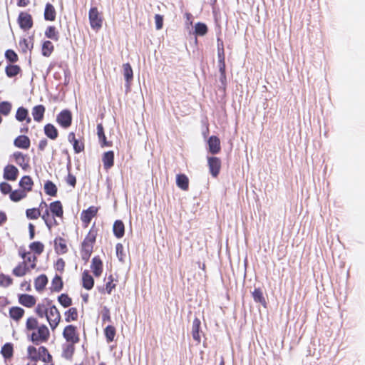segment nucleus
Instances as JSON below:
<instances>
[{
    "label": "nucleus",
    "instance_id": "obj_3",
    "mask_svg": "<svg viewBox=\"0 0 365 365\" xmlns=\"http://www.w3.org/2000/svg\"><path fill=\"white\" fill-rule=\"evenodd\" d=\"M63 336L69 344H77L80 341L77 327L73 324L67 325L63 331Z\"/></svg>",
    "mask_w": 365,
    "mask_h": 365
},
{
    "label": "nucleus",
    "instance_id": "obj_27",
    "mask_svg": "<svg viewBox=\"0 0 365 365\" xmlns=\"http://www.w3.org/2000/svg\"><path fill=\"white\" fill-rule=\"evenodd\" d=\"M46 108L43 105L35 106L32 109V115L34 120L36 122H41L44 116Z\"/></svg>",
    "mask_w": 365,
    "mask_h": 365
},
{
    "label": "nucleus",
    "instance_id": "obj_25",
    "mask_svg": "<svg viewBox=\"0 0 365 365\" xmlns=\"http://www.w3.org/2000/svg\"><path fill=\"white\" fill-rule=\"evenodd\" d=\"M29 271V267L25 261L20 262L12 270V274L18 277L24 276Z\"/></svg>",
    "mask_w": 365,
    "mask_h": 365
},
{
    "label": "nucleus",
    "instance_id": "obj_53",
    "mask_svg": "<svg viewBox=\"0 0 365 365\" xmlns=\"http://www.w3.org/2000/svg\"><path fill=\"white\" fill-rule=\"evenodd\" d=\"M93 249H91V248L81 247V258L85 262H87L89 260V259L91 256V254L93 252Z\"/></svg>",
    "mask_w": 365,
    "mask_h": 365
},
{
    "label": "nucleus",
    "instance_id": "obj_22",
    "mask_svg": "<svg viewBox=\"0 0 365 365\" xmlns=\"http://www.w3.org/2000/svg\"><path fill=\"white\" fill-rule=\"evenodd\" d=\"M43 131L46 137L52 140H56L58 137V130L52 123L46 124Z\"/></svg>",
    "mask_w": 365,
    "mask_h": 365
},
{
    "label": "nucleus",
    "instance_id": "obj_43",
    "mask_svg": "<svg viewBox=\"0 0 365 365\" xmlns=\"http://www.w3.org/2000/svg\"><path fill=\"white\" fill-rule=\"evenodd\" d=\"M28 351V358L33 361H37L40 360L41 356H40V351L37 350V349L34 346H29L27 349Z\"/></svg>",
    "mask_w": 365,
    "mask_h": 365
},
{
    "label": "nucleus",
    "instance_id": "obj_50",
    "mask_svg": "<svg viewBox=\"0 0 365 365\" xmlns=\"http://www.w3.org/2000/svg\"><path fill=\"white\" fill-rule=\"evenodd\" d=\"M35 312L36 314L41 318L44 317L47 318V317H49L48 313V308H46L43 304H38L35 309Z\"/></svg>",
    "mask_w": 365,
    "mask_h": 365
},
{
    "label": "nucleus",
    "instance_id": "obj_40",
    "mask_svg": "<svg viewBox=\"0 0 365 365\" xmlns=\"http://www.w3.org/2000/svg\"><path fill=\"white\" fill-rule=\"evenodd\" d=\"M29 249L34 255H40L44 250V245L40 241H34L29 245Z\"/></svg>",
    "mask_w": 365,
    "mask_h": 365
},
{
    "label": "nucleus",
    "instance_id": "obj_56",
    "mask_svg": "<svg viewBox=\"0 0 365 365\" xmlns=\"http://www.w3.org/2000/svg\"><path fill=\"white\" fill-rule=\"evenodd\" d=\"M71 144L73 145L75 153H80L84 150V143L83 141L77 139L76 140H74V142H73Z\"/></svg>",
    "mask_w": 365,
    "mask_h": 365
},
{
    "label": "nucleus",
    "instance_id": "obj_1",
    "mask_svg": "<svg viewBox=\"0 0 365 365\" xmlns=\"http://www.w3.org/2000/svg\"><path fill=\"white\" fill-rule=\"evenodd\" d=\"M37 332L33 331L29 336V339L35 345H39L41 343L46 342L50 336L48 328L45 324H41L37 328Z\"/></svg>",
    "mask_w": 365,
    "mask_h": 365
},
{
    "label": "nucleus",
    "instance_id": "obj_11",
    "mask_svg": "<svg viewBox=\"0 0 365 365\" xmlns=\"http://www.w3.org/2000/svg\"><path fill=\"white\" fill-rule=\"evenodd\" d=\"M94 225L91 227L83 241L81 243V247H88L93 249L94 244L96 240L97 230L93 229Z\"/></svg>",
    "mask_w": 365,
    "mask_h": 365
},
{
    "label": "nucleus",
    "instance_id": "obj_57",
    "mask_svg": "<svg viewBox=\"0 0 365 365\" xmlns=\"http://www.w3.org/2000/svg\"><path fill=\"white\" fill-rule=\"evenodd\" d=\"M0 191L4 195L11 194L12 192L11 185L6 182H1L0 183Z\"/></svg>",
    "mask_w": 365,
    "mask_h": 365
},
{
    "label": "nucleus",
    "instance_id": "obj_17",
    "mask_svg": "<svg viewBox=\"0 0 365 365\" xmlns=\"http://www.w3.org/2000/svg\"><path fill=\"white\" fill-rule=\"evenodd\" d=\"M54 250L56 254L63 255L68 252V247L65 240L61 237H56L53 240Z\"/></svg>",
    "mask_w": 365,
    "mask_h": 365
},
{
    "label": "nucleus",
    "instance_id": "obj_44",
    "mask_svg": "<svg viewBox=\"0 0 365 365\" xmlns=\"http://www.w3.org/2000/svg\"><path fill=\"white\" fill-rule=\"evenodd\" d=\"M123 68L125 82L132 81L133 79V71L130 64L129 63H124Z\"/></svg>",
    "mask_w": 365,
    "mask_h": 365
},
{
    "label": "nucleus",
    "instance_id": "obj_54",
    "mask_svg": "<svg viewBox=\"0 0 365 365\" xmlns=\"http://www.w3.org/2000/svg\"><path fill=\"white\" fill-rule=\"evenodd\" d=\"M115 252L118 260L121 262H124V257L125 255L124 254L123 245L121 243H118L115 245Z\"/></svg>",
    "mask_w": 365,
    "mask_h": 365
},
{
    "label": "nucleus",
    "instance_id": "obj_62",
    "mask_svg": "<svg viewBox=\"0 0 365 365\" xmlns=\"http://www.w3.org/2000/svg\"><path fill=\"white\" fill-rule=\"evenodd\" d=\"M66 182L73 187L76 185V178L73 174L70 173V171L68 172V176L66 178Z\"/></svg>",
    "mask_w": 365,
    "mask_h": 365
},
{
    "label": "nucleus",
    "instance_id": "obj_30",
    "mask_svg": "<svg viewBox=\"0 0 365 365\" xmlns=\"http://www.w3.org/2000/svg\"><path fill=\"white\" fill-rule=\"evenodd\" d=\"M176 185L182 190H187L189 187V179L185 174H178L176 175Z\"/></svg>",
    "mask_w": 365,
    "mask_h": 365
},
{
    "label": "nucleus",
    "instance_id": "obj_20",
    "mask_svg": "<svg viewBox=\"0 0 365 365\" xmlns=\"http://www.w3.org/2000/svg\"><path fill=\"white\" fill-rule=\"evenodd\" d=\"M113 232L114 236L118 238H122L125 235V225L121 220H116L113 225Z\"/></svg>",
    "mask_w": 365,
    "mask_h": 365
},
{
    "label": "nucleus",
    "instance_id": "obj_29",
    "mask_svg": "<svg viewBox=\"0 0 365 365\" xmlns=\"http://www.w3.org/2000/svg\"><path fill=\"white\" fill-rule=\"evenodd\" d=\"M24 309L20 307H12L9 309V317L16 322H19L24 314Z\"/></svg>",
    "mask_w": 365,
    "mask_h": 365
},
{
    "label": "nucleus",
    "instance_id": "obj_12",
    "mask_svg": "<svg viewBox=\"0 0 365 365\" xmlns=\"http://www.w3.org/2000/svg\"><path fill=\"white\" fill-rule=\"evenodd\" d=\"M18 301L24 307L31 308L36 304V299L34 296L29 294H19Z\"/></svg>",
    "mask_w": 365,
    "mask_h": 365
},
{
    "label": "nucleus",
    "instance_id": "obj_46",
    "mask_svg": "<svg viewBox=\"0 0 365 365\" xmlns=\"http://www.w3.org/2000/svg\"><path fill=\"white\" fill-rule=\"evenodd\" d=\"M4 56L9 63H15L19 61V56L13 49H7L5 51Z\"/></svg>",
    "mask_w": 365,
    "mask_h": 365
},
{
    "label": "nucleus",
    "instance_id": "obj_60",
    "mask_svg": "<svg viewBox=\"0 0 365 365\" xmlns=\"http://www.w3.org/2000/svg\"><path fill=\"white\" fill-rule=\"evenodd\" d=\"M155 28L157 30H160L163 26V16L160 14H155Z\"/></svg>",
    "mask_w": 365,
    "mask_h": 365
},
{
    "label": "nucleus",
    "instance_id": "obj_36",
    "mask_svg": "<svg viewBox=\"0 0 365 365\" xmlns=\"http://www.w3.org/2000/svg\"><path fill=\"white\" fill-rule=\"evenodd\" d=\"M208 27L206 24L197 22L194 26V34L195 36H204L207 34Z\"/></svg>",
    "mask_w": 365,
    "mask_h": 365
},
{
    "label": "nucleus",
    "instance_id": "obj_15",
    "mask_svg": "<svg viewBox=\"0 0 365 365\" xmlns=\"http://www.w3.org/2000/svg\"><path fill=\"white\" fill-rule=\"evenodd\" d=\"M14 145L18 148L26 150L31 145V140L27 135H20L14 139Z\"/></svg>",
    "mask_w": 365,
    "mask_h": 365
},
{
    "label": "nucleus",
    "instance_id": "obj_21",
    "mask_svg": "<svg viewBox=\"0 0 365 365\" xmlns=\"http://www.w3.org/2000/svg\"><path fill=\"white\" fill-rule=\"evenodd\" d=\"M115 154L113 150L105 152L102 157V161L105 169L108 170L114 165Z\"/></svg>",
    "mask_w": 365,
    "mask_h": 365
},
{
    "label": "nucleus",
    "instance_id": "obj_19",
    "mask_svg": "<svg viewBox=\"0 0 365 365\" xmlns=\"http://www.w3.org/2000/svg\"><path fill=\"white\" fill-rule=\"evenodd\" d=\"M82 286L86 290L92 289L94 286V279L86 269L82 273Z\"/></svg>",
    "mask_w": 365,
    "mask_h": 365
},
{
    "label": "nucleus",
    "instance_id": "obj_18",
    "mask_svg": "<svg viewBox=\"0 0 365 365\" xmlns=\"http://www.w3.org/2000/svg\"><path fill=\"white\" fill-rule=\"evenodd\" d=\"M97 135L100 145L102 148L112 146V142L108 141L104 132V128L101 123L97 125Z\"/></svg>",
    "mask_w": 365,
    "mask_h": 365
},
{
    "label": "nucleus",
    "instance_id": "obj_39",
    "mask_svg": "<svg viewBox=\"0 0 365 365\" xmlns=\"http://www.w3.org/2000/svg\"><path fill=\"white\" fill-rule=\"evenodd\" d=\"M115 334L116 330L115 327H113V325H108L104 329V334L108 343H110L114 340Z\"/></svg>",
    "mask_w": 365,
    "mask_h": 365
},
{
    "label": "nucleus",
    "instance_id": "obj_48",
    "mask_svg": "<svg viewBox=\"0 0 365 365\" xmlns=\"http://www.w3.org/2000/svg\"><path fill=\"white\" fill-rule=\"evenodd\" d=\"M12 105L9 101L0 102V115L7 116L11 110Z\"/></svg>",
    "mask_w": 365,
    "mask_h": 365
},
{
    "label": "nucleus",
    "instance_id": "obj_51",
    "mask_svg": "<svg viewBox=\"0 0 365 365\" xmlns=\"http://www.w3.org/2000/svg\"><path fill=\"white\" fill-rule=\"evenodd\" d=\"M13 283V279L9 276L3 273L0 274V286L8 287Z\"/></svg>",
    "mask_w": 365,
    "mask_h": 365
},
{
    "label": "nucleus",
    "instance_id": "obj_14",
    "mask_svg": "<svg viewBox=\"0 0 365 365\" xmlns=\"http://www.w3.org/2000/svg\"><path fill=\"white\" fill-rule=\"evenodd\" d=\"M49 210L53 217H63V209L60 200H56L49 204Z\"/></svg>",
    "mask_w": 365,
    "mask_h": 365
},
{
    "label": "nucleus",
    "instance_id": "obj_47",
    "mask_svg": "<svg viewBox=\"0 0 365 365\" xmlns=\"http://www.w3.org/2000/svg\"><path fill=\"white\" fill-rule=\"evenodd\" d=\"M26 216L29 220H36L41 216L39 208H29L26 210Z\"/></svg>",
    "mask_w": 365,
    "mask_h": 365
},
{
    "label": "nucleus",
    "instance_id": "obj_26",
    "mask_svg": "<svg viewBox=\"0 0 365 365\" xmlns=\"http://www.w3.org/2000/svg\"><path fill=\"white\" fill-rule=\"evenodd\" d=\"M5 73L7 77L14 78L21 73V68L17 64L9 63L5 68Z\"/></svg>",
    "mask_w": 365,
    "mask_h": 365
},
{
    "label": "nucleus",
    "instance_id": "obj_13",
    "mask_svg": "<svg viewBox=\"0 0 365 365\" xmlns=\"http://www.w3.org/2000/svg\"><path fill=\"white\" fill-rule=\"evenodd\" d=\"M98 212V208L95 206H90L88 209L81 212V219L83 223L88 224Z\"/></svg>",
    "mask_w": 365,
    "mask_h": 365
},
{
    "label": "nucleus",
    "instance_id": "obj_24",
    "mask_svg": "<svg viewBox=\"0 0 365 365\" xmlns=\"http://www.w3.org/2000/svg\"><path fill=\"white\" fill-rule=\"evenodd\" d=\"M48 282V277L45 274H41L35 279L34 287L37 292H41L47 285Z\"/></svg>",
    "mask_w": 365,
    "mask_h": 365
},
{
    "label": "nucleus",
    "instance_id": "obj_52",
    "mask_svg": "<svg viewBox=\"0 0 365 365\" xmlns=\"http://www.w3.org/2000/svg\"><path fill=\"white\" fill-rule=\"evenodd\" d=\"M29 45L30 42L27 38H24L19 41V46L21 47V51L24 53H26L28 50H31L33 48V42L31 43V46Z\"/></svg>",
    "mask_w": 365,
    "mask_h": 365
},
{
    "label": "nucleus",
    "instance_id": "obj_59",
    "mask_svg": "<svg viewBox=\"0 0 365 365\" xmlns=\"http://www.w3.org/2000/svg\"><path fill=\"white\" fill-rule=\"evenodd\" d=\"M102 322H103V323H105L106 322H111L110 309L106 306H104L103 307V310H102Z\"/></svg>",
    "mask_w": 365,
    "mask_h": 365
},
{
    "label": "nucleus",
    "instance_id": "obj_33",
    "mask_svg": "<svg viewBox=\"0 0 365 365\" xmlns=\"http://www.w3.org/2000/svg\"><path fill=\"white\" fill-rule=\"evenodd\" d=\"M63 282L62 277L58 274H56L51 282V290L52 292H59L63 289Z\"/></svg>",
    "mask_w": 365,
    "mask_h": 365
},
{
    "label": "nucleus",
    "instance_id": "obj_31",
    "mask_svg": "<svg viewBox=\"0 0 365 365\" xmlns=\"http://www.w3.org/2000/svg\"><path fill=\"white\" fill-rule=\"evenodd\" d=\"M252 296L256 303H259L264 307H266L267 302L260 288H255L254 291L252 292Z\"/></svg>",
    "mask_w": 365,
    "mask_h": 365
},
{
    "label": "nucleus",
    "instance_id": "obj_34",
    "mask_svg": "<svg viewBox=\"0 0 365 365\" xmlns=\"http://www.w3.org/2000/svg\"><path fill=\"white\" fill-rule=\"evenodd\" d=\"M43 188L46 195L51 197H56L57 195L58 188L52 181L49 180H46L44 183Z\"/></svg>",
    "mask_w": 365,
    "mask_h": 365
},
{
    "label": "nucleus",
    "instance_id": "obj_16",
    "mask_svg": "<svg viewBox=\"0 0 365 365\" xmlns=\"http://www.w3.org/2000/svg\"><path fill=\"white\" fill-rule=\"evenodd\" d=\"M91 269L95 277H98L101 275L103 272V262L99 256H95L92 259Z\"/></svg>",
    "mask_w": 365,
    "mask_h": 365
},
{
    "label": "nucleus",
    "instance_id": "obj_55",
    "mask_svg": "<svg viewBox=\"0 0 365 365\" xmlns=\"http://www.w3.org/2000/svg\"><path fill=\"white\" fill-rule=\"evenodd\" d=\"M38 320L36 318L31 317L28 318L26 321V328L28 330H35L38 327Z\"/></svg>",
    "mask_w": 365,
    "mask_h": 365
},
{
    "label": "nucleus",
    "instance_id": "obj_42",
    "mask_svg": "<svg viewBox=\"0 0 365 365\" xmlns=\"http://www.w3.org/2000/svg\"><path fill=\"white\" fill-rule=\"evenodd\" d=\"M64 315L66 322L76 321L78 319V310L76 307H71L65 312Z\"/></svg>",
    "mask_w": 365,
    "mask_h": 365
},
{
    "label": "nucleus",
    "instance_id": "obj_2",
    "mask_svg": "<svg viewBox=\"0 0 365 365\" xmlns=\"http://www.w3.org/2000/svg\"><path fill=\"white\" fill-rule=\"evenodd\" d=\"M88 19L91 27L96 31H98L102 27L103 18L96 6L91 7L88 11Z\"/></svg>",
    "mask_w": 365,
    "mask_h": 365
},
{
    "label": "nucleus",
    "instance_id": "obj_61",
    "mask_svg": "<svg viewBox=\"0 0 365 365\" xmlns=\"http://www.w3.org/2000/svg\"><path fill=\"white\" fill-rule=\"evenodd\" d=\"M65 262L62 258H58L55 264V269L62 272L64 270Z\"/></svg>",
    "mask_w": 365,
    "mask_h": 365
},
{
    "label": "nucleus",
    "instance_id": "obj_8",
    "mask_svg": "<svg viewBox=\"0 0 365 365\" xmlns=\"http://www.w3.org/2000/svg\"><path fill=\"white\" fill-rule=\"evenodd\" d=\"M19 174L18 168L14 165L9 164L4 168L3 178L8 181H15Z\"/></svg>",
    "mask_w": 365,
    "mask_h": 365
},
{
    "label": "nucleus",
    "instance_id": "obj_58",
    "mask_svg": "<svg viewBox=\"0 0 365 365\" xmlns=\"http://www.w3.org/2000/svg\"><path fill=\"white\" fill-rule=\"evenodd\" d=\"M219 81L221 84L220 86H219V90L222 91L223 93H225L227 86L226 73L220 74Z\"/></svg>",
    "mask_w": 365,
    "mask_h": 365
},
{
    "label": "nucleus",
    "instance_id": "obj_41",
    "mask_svg": "<svg viewBox=\"0 0 365 365\" xmlns=\"http://www.w3.org/2000/svg\"><path fill=\"white\" fill-rule=\"evenodd\" d=\"M58 302L64 308L69 307L72 305V299L66 293H62L58 297Z\"/></svg>",
    "mask_w": 365,
    "mask_h": 365
},
{
    "label": "nucleus",
    "instance_id": "obj_32",
    "mask_svg": "<svg viewBox=\"0 0 365 365\" xmlns=\"http://www.w3.org/2000/svg\"><path fill=\"white\" fill-rule=\"evenodd\" d=\"M1 354L4 359H9L14 354V345L11 342H7L3 345L1 349Z\"/></svg>",
    "mask_w": 365,
    "mask_h": 365
},
{
    "label": "nucleus",
    "instance_id": "obj_45",
    "mask_svg": "<svg viewBox=\"0 0 365 365\" xmlns=\"http://www.w3.org/2000/svg\"><path fill=\"white\" fill-rule=\"evenodd\" d=\"M45 36L46 38L53 41L58 40V32L54 26H48L45 31Z\"/></svg>",
    "mask_w": 365,
    "mask_h": 365
},
{
    "label": "nucleus",
    "instance_id": "obj_35",
    "mask_svg": "<svg viewBox=\"0 0 365 365\" xmlns=\"http://www.w3.org/2000/svg\"><path fill=\"white\" fill-rule=\"evenodd\" d=\"M75 352L74 344H65L63 345L62 356L66 359H71Z\"/></svg>",
    "mask_w": 365,
    "mask_h": 365
},
{
    "label": "nucleus",
    "instance_id": "obj_5",
    "mask_svg": "<svg viewBox=\"0 0 365 365\" xmlns=\"http://www.w3.org/2000/svg\"><path fill=\"white\" fill-rule=\"evenodd\" d=\"M209 172L212 178H217L221 170L222 162L220 158L216 156H207Z\"/></svg>",
    "mask_w": 365,
    "mask_h": 365
},
{
    "label": "nucleus",
    "instance_id": "obj_10",
    "mask_svg": "<svg viewBox=\"0 0 365 365\" xmlns=\"http://www.w3.org/2000/svg\"><path fill=\"white\" fill-rule=\"evenodd\" d=\"M201 333H202L201 329V321L198 317H195L192 322L191 334L193 339L197 344H200L201 341Z\"/></svg>",
    "mask_w": 365,
    "mask_h": 365
},
{
    "label": "nucleus",
    "instance_id": "obj_9",
    "mask_svg": "<svg viewBox=\"0 0 365 365\" xmlns=\"http://www.w3.org/2000/svg\"><path fill=\"white\" fill-rule=\"evenodd\" d=\"M13 157L17 165H19L22 170L26 171L30 168L29 164V158L27 155H24L21 152L16 151L13 153Z\"/></svg>",
    "mask_w": 365,
    "mask_h": 365
},
{
    "label": "nucleus",
    "instance_id": "obj_49",
    "mask_svg": "<svg viewBox=\"0 0 365 365\" xmlns=\"http://www.w3.org/2000/svg\"><path fill=\"white\" fill-rule=\"evenodd\" d=\"M29 114V110L27 108L20 106L18 108L15 118L19 122L24 121L25 118L27 117V115Z\"/></svg>",
    "mask_w": 365,
    "mask_h": 365
},
{
    "label": "nucleus",
    "instance_id": "obj_6",
    "mask_svg": "<svg viewBox=\"0 0 365 365\" xmlns=\"http://www.w3.org/2000/svg\"><path fill=\"white\" fill-rule=\"evenodd\" d=\"M21 29L28 31L33 27L34 21L31 15L25 11H21L17 19Z\"/></svg>",
    "mask_w": 365,
    "mask_h": 365
},
{
    "label": "nucleus",
    "instance_id": "obj_38",
    "mask_svg": "<svg viewBox=\"0 0 365 365\" xmlns=\"http://www.w3.org/2000/svg\"><path fill=\"white\" fill-rule=\"evenodd\" d=\"M54 50V46L51 41L46 40L44 41L42 43L41 48V53L45 57H48L51 56L52 52Z\"/></svg>",
    "mask_w": 365,
    "mask_h": 365
},
{
    "label": "nucleus",
    "instance_id": "obj_37",
    "mask_svg": "<svg viewBox=\"0 0 365 365\" xmlns=\"http://www.w3.org/2000/svg\"><path fill=\"white\" fill-rule=\"evenodd\" d=\"M26 197V192L22 189H17L12 190L9 195V198L11 201L17 202L23 200Z\"/></svg>",
    "mask_w": 365,
    "mask_h": 365
},
{
    "label": "nucleus",
    "instance_id": "obj_64",
    "mask_svg": "<svg viewBox=\"0 0 365 365\" xmlns=\"http://www.w3.org/2000/svg\"><path fill=\"white\" fill-rule=\"evenodd\" d=\"M48 313L49 317L51 318V317H56V315H57L58 313H60V312L55 305H52L50 307L49 310L48 309Z\"/></svg>",
    "mask_w": 365,
    "mask_h": 365
},
{
    "label": "nucleus",
    "instance_id": "obj_7",
    "mask_svg": "<svg viewBox=\"0 0 365 365\" xmlns=\"http://www.w3.org/2000/svg\"><path fill=\"white\" fill-rule=\"evenodd\" d=\"M207 152L212 155L218 154L221 151L220 140L217 135H211L207 140Z\"/></svg>",
    "mask_w": 365,
    "mask_h": 365
},
{
    "label": "nucleus",
    "instance_id": "obj_63",
    "mask_svg": "<svg viewBox=\"0 0 365 365\" xmlns=\"http://www.w3.org/2000/svg\"><path fill=\"white\" fill-rule=\"evenodd\" d=\"M19 255L22 259H24V260H25L27 256L30 255V252L26 250L24 247H21L19 250Z\"/></svg>",
    "mask_w": 365,
    "mask_h": 365
},
{
    "label": "nucleus",
    "instance_id": "obj_23",
    "mask_svg": "<svg viewBox=\"0 0 365 365\" xmlns=\"http://www.w3.org/2000/svg\"><path fill=\"white\" fill-rule=\"evenodd\" d=\"M19 187L26 192H29L32 190V187L34 185V181L31 176L29 175H24L19 180Z\"/></svg>",
    "mask_w": 365,
    "mask_h": 365
},
{
    "label": "nucleus",
    "instance_id": "obj_28",
    "mask_svg": "<svg viewBox=\"0 0 365 365\" xmlns=\"http://www.w3.org/2000/svg\"><path fill=\"white\" fill-rule=\"evenodd\" d=\"M56 12L54 6L51 3H47L44 9V19L46 21H53L56 19Z\"/></svg>",
    "mask_w": 365,
    "mask_h": 365
},
{
    "label": "nucleus",
    "instance_id": "obj_4",
    "mask_svg": "<svg viewBox=\"0 0 365 365\" xmlns=\"http://www.w3.org/2000/svg\"><path fill=\"white\" fill-rule=\"evenodd\" d=\"M72 113L69 109L62 110L56 115L57 123L63 129L68 128L72 124Z\"/></svg>",
    "mask_w": 365,
    "mask_h": 365
}]
</instances>
